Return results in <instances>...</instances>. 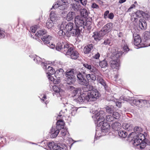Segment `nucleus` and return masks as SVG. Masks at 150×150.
Masks as SVG:
<instances>
[{
  "mask_svg": "<svg viewBox=\"0 0 150 150\" xmlns=\"http://www.w3.org/2000/svg\"><path fill=\"white\" fill-rule=\"evenodd\" d=\"M58 51H61L66 55H70L72 59H76L79 56L77 51L73 50L72 47L67 42H58L56 47Z\"/></svg>",
  "mask_w": 150,
  "mask_h": 150,
  "instance_id": "f257e3e1",
  "label": "nucleus"
},
{
  "mask_svg": "<svg viewBox=\"0 0 150 150\" xmlns=\"http://www.w3.org/2000/svg\"><path fill=\"white\" fill-rule=\"evenodd\" d=\"M92 116V117L95 121L97 126L96 129V135L95 139H97L102 136L103 130V114L102 111L98 112L96 111Z\"/></svg>",
  "mask_w": 150,
  "mask_h": 150,
  "instance_id": "f03ea898",
  "label": "nucleus"
},
{
  "mask_svg": "<svg viewBox=\"0 0 150 150\" xmlns=\"http://www.w3.org/2000/svg\"><path fill=\"white\" fill-rule=\"evenodd\" d=\"M129 140L133 141V144L134 146H137L138 149H143L146 146V143L144 141L145 139V136L141 133L137 134L132 132L128 136Z\"/></svg>",
  "mask_w": 150,
  "mask_h": 150,
  "instance_id": "7ed1b4c3",
  "label": "nucleus"
},
{
  "mask_svg": "<svg viewBox=\"0 0 150 150\" xmlns=\"http://www.w3.org/2000/svg\"><path fill=\"white\" fill-rule=\"evenodd\" d=\"M74 24L73 23L69 22L67 24L65 23H62L61 24L60 28L65 29L66 33H69L70 36L71 35L78 37L80 35L81 29L74 27Z\"/></svg>",
  "mask_w": 150,
  "mask_h": 150,
  "instance_id": "20e7f679",
  "label": "nucleus"
},
{
  "mask_svg": "<svg viewBox=\"0 0 150 150\" xmlns=\"http://www.w3.org/2000/svg\"><path fill=\"white\" fill-rule=\"evenodd\" d=\"M124 53L120 51H116L112 54H108V57H110L112 60L110 61V66L112 69H118L119 67V59L121 55Z\"/></svg>",
  "mask_w": 150,
  "mask_h": 150,
  "instance_id": "39448f33",
  "label": "nucleus"
},
{
  "mask_svg": "<svg viewBox=\"0 0 150 150\" xmlns=\"http://www.w3.org/2000/svg\"><path fill=\"white\" fill-rule=\"evenodd\" d=\"M74 21L76 27L77 28L80 27L84 28L85 26L88 27L91 24V22L86 21L84 18L80 16H76L75 18Z\"/></svg>",
  "mask_w": 150,
  "mask_h": 150,
  "instance_id": "423d86ee",
  "label": "nucleus"
},
{
  "mask_svg": "<svg viewBox=\"0 0 150 150\" xmlns=\"http://www.w3.org/2000/svg\"><path fill=\"white\" fill-rule=\"evenodd\" d=\"M100 94L96 89L88 91L86 95V99L87 102L95 101L100 96Z\"/></svg>",
  "mask_w": 150,
  "mask_h": 150,
  "instance_id": "0eeeda50",
  "label": "nucleus"
},
{
  "mask_svg": "<svg viewBox=\"0 0 150 150\" xmlns=\"http://www.w3.org/2000/svg\"><path fill=\"white\" fill-rule=\"evenodd\" d=\"M77 110V109L76 108H72L70 110V112L69 113H67L66 109L62 110L60 112L58 116H64L69 117H71L72 116H74L75 115Z\"/></svg>",
  "mask_w": 150,
  "mask_h": 150,
  "instance_id": "6e6552de",
  "label": "nucleus"
},
{
  "mask_svg": "<svg viewBox=\"0 0 150 150\" xmlns=\"http://www.w3.org/2000/svg\"><path fill=\"white\" fill-rule=\"evenodd\" d=\"M77 81L78 83L82 85L87 86L88 84L89 81L85 79L83 75L79 73L77 74Z\"/></svg>",
  "mask_w": 150,
  "mask_h": 150,
  "instance_id": "1a4fd4ad",
  "label": "nucleus"
},
{
  "mask_svg": "<svg viewBox=\"0 0 150 150\" xmlns=\"http://www.w3.org/2000/svg\"><path fill=\"white\" fill-rule=\"evenodd\" d=\"M48 146L51 150H66L65 147H61L57 144H54V142L49 143Z\"/></svg>",
  "mask_w": 150,
  "mask_h": 150,
  "instance_id": "9d476101",
  "label": "nucleus"
},
{
  "mask_svg": "<svg viewBox=\"0 0 150 150\" xmlns=\"http://www.w3.org/2000/svg\"><path fill=\"white\" fill-rule=\"evenodd\" d=\"M103 31L102 30L99 31L94 32L93 33L92 37L96 41L100 40L103 38Z\"/></svg>",
  "mask_w": 150,
  "mask_h": 150,
  "instance_id": "9b49d317",
  "label": "nucleus"
},
{
  "mask_svg": "<svg viewBox=\"0 0 150 150\" xmlns=\"http://www.w3.org/2000/svg\"><path fill=\"white\" fill-rule=\"evenodd\" d=\"M71 1H72V0H60L59 1V9L62 10L65 9L67 5L64 4H70Z\"/></svg>",
  "mask_w": 150,
  "mask_h": 150,
  "instance_id": "f8f14e48",
  "label": "nucleus"
},
{
  "mask_svg": "<svg viewBox=\"0 0 150 150\" xmlns=\"http://www.w3.org/2000/svg\"><path fill=\"white\" fill-rule=\"evenodd\" d=\"M86 95L84 96V94H82L78 96V97H76L74 98V100L77 103H82L85 101L87 102L86 99Z\"/></svg>",
  "mask_w": 150,
  "mask_h": 150,
  "instance_id": "ddd939ff",
  "label": "nucleus"
},
{
  "mask_svg": "<svg viewBox=\"0 0 150 150\" xmlns=\"http://www.w3.org/2000/svg\"><path fill=\"white\" fill-rule=\"evenodd\" d=\"M133 38L134 39V45L137 46L139 45L141 42L140 36L137 34L134 33L133 34Z\"/></svg>",
  "mask_w": 150,
  "mask_h": 150,
  "instance_id": "4468645a",
  "label": "nucleus"
},
{
  "mask_svg": "<svg viewBox=\"0 0 150 150\" xmlns=\"http://www.w3.org/2000/svg\"><path fill=\"white\" fill-rule=\"evenodd\" d=\"M76 17L75 13L74 12L69 11L67 14L66 17V20L68 21H70L73 20Z\"/></svg>",
  "mask_w": 150,
  "mask_h": 150,
  "instance_id": "2eb2a0df",
  "label": "nucleus"
},
{
  "mask_svg": "<svg viewBox=\"0 0 150 150\" xmlns=\"http://www.w3.org/2000/svg\"><path fill=\"white\" fill-rule=\"evenodd\" d=\"M139 26L142 30H145L146 28L147 24L144 19H140L139 21Z\"/></svg>",
  "mask_w": 150,
  "mask_h": 150,
  "instance_id": "dca6fc26",
  "label": "nucleus"
},
{
  "mask_svg": "<svg viewBox=\"0 0 150 150\" xmlns=\"http://www.w3.org/2000/svg\"><path fill=\"white\" fill-rule=\"evenodd\" d=\"M59 132V129H57L56 130L55 129L52 127L50 131V133L51 134L50 137L52 138L56 137L57 136Z\"/></svg>",
  "mask_w": 150,
  "mask_h": 150,
  "instance_id": "f3484780",
  "label": "nucleus"
},
{
  "mask_svg": "<svg viewBox=\"0 0 150 150\" xmlns=\"http://www.w3.org/2000/svg\"><path fill=\"white\" fill-rule=\"evenodd\" d=\"M122 127L123 129L127 131H130L133 129V126L132 125L129 123L125 122L123 124Z\"/></svg>",
  "mask_w": 150,
  "mask_h": 150,
  "instance_id": "a211bd4d",
  "label": "nucleus"
},
{
  "mask_svg": "<svg viewBox=\"0 0 150 150\" xmlns=\"http://www.w3.org/2000/svg\"><path fill=\"white\" fill-rule=\"evenodd\" d=\"M50 16V19L52 21H55L58 20L59 18L58 15L53 11H51Z\"/></svg>",
  "mask_w": 150,
  "mask_h": 150,
  "instance_id": "6ab92c4d",
  "label": "nucleus"
},
{
  "mask_svg": "<svg viewBox=\"0 0 150 150\" xmlns=\"http://www.w3.org/2000/svg\"><path fill=\"white\" fill-rule=\"evenodd\" d=\"M64 123L63 120H59L56 123V127L57 129H61L64 128Z\"/></svg>",
  "mask_w": 150,
  "mask_h": 150,
  "instance_id": "aec40b11",
  "label": "nucleus"
},
{
  "mask_svg": "<svg viewBox=\"0 0 150 150\" xmlns=\"http://www.w3.org/2000/svg\"><path fill=\"white\" fill-rule=\"evenodd\" d=\"M66 78L67 83L69 84L74 83L76 80L75 76H71L66 77Z\"/></svg>",
  "mask_w": 150,
  "mask_h": 150,
  "instance_id": "412c9836",
  "label": "nucleus"
},
{
  "mask_svg": "<svg viewBox=\"0 0 150 150\" xmlns=\"http://www.w3.org/2000/svg\"><path fill=\"white\" fill-rule=\"evenodd\" d=\"M52 38L51 36L46 35L43 36L42 38H41V39L45 44H47L50 43L49 41L51 40Z\"/></svg>",
  "mask_w": 150,
  "mask_h": 150,
  "instance_id": "4be33fe9",
  "label": "nucleus"
},
{
  "mask_svg": "<svg viewBox=\"0 0 150 150\" xmlns=\"http://www.w3.org/2000/svg\"><path fill=\"white\" fill-rule=\"evenodd\" d=\"M81 6L79 4V2L76 1V3H74L72 5V9L76 11H80L81 9Z\"/></svg>",
  "mask_w": 150,
  "mask_h": 150,
  "instance_id": "5701e85b",
  "label": "nucleus"
},
{
  "mask_svg": "<svg viewBox=\"0 0 150 150\" xmlns=\"http://www.w3.org/2000/svg\"><path fill=\"white\" fill-rule=\"evenodd\" d=\"M93 45L92 44H90L85 46L84 48V52L85 54L88 53L93 48Z\"/></svg>",
  "mask_w": 150,
  "mask_h": 150,
  "instance_id": "b1692460",
  "label": "nucleus"
},
{
  "mask_svg": "<svg viewBox=\"0 0 150 150\" xmlns=\"http://www.w3.org/2000/svg\"><path fill=\"white\" fill-rule=\"evenodd\" d=\"M81 90L80 88H76L73 91V94L74 98L76 97H78L81 94Z\"/></svg>",
  "mask_w": 150,
  "mask_h": 150,
  "instance_id": "393cba45",
  "label": "nucleus"
},
{
  "mask_svg": "<svg viewBox=\"0 0 150 150\" xmlns=\"http://www.w3.org/2000/svg\"><path fill=\"white\" fill-rule=\"evenodd\" d=\"M83 66L84 67V68L89 70L91 71L94 72L95 71L96 69L93 66H92L90 64L87 63H85L83 64Z\"/></svg>",
  "mask_w": 150,
  "mask_h": 150,
  "instance_id": "a878e982",
  "label": "nucleus"
},
{
  "mask_svg": "<svg viewBox=\"0 0 150 150\" xmlns=\"http://www.w3.org/2000/svg\"><path fill=\"white\" fill-rule=\"evenodd\" d=\"M112 23H109L104 26V32L108 33L110 30L112 28Z\"/></svg>",
  "mask_w": 150,
  "mask_h": 150,
  "instance_id": "bb28decb",
  "label": "nucleus"
},
{
  "mask_svg": "<svg viewBox=\"0 0 150 150\" xmlns=\"http://www.w3.org/2000/svg\"><path fill=\"white\" fill-rule=\"evenodd\" d=\"M112 128L115 130H119L121 127V125L118 122H115L112 125Z\"/></svg>",
  "mask_w": 150,
  "mask_h": 150,
  "instance_id": "cd10ccee",
  "label": "nucleus"
},
{
  "mask_svg": "<svg viewBox=\"0 0 150 150\" xmlns=\"http://www.w3.org/2000/svg\"><path fill=\"white\" fill-rule=\"evenodd\" d=\"M64 73V70L62 69H60L59 70L57 71L54 74V76L56 77L57 76V78H60V77L62 76V75Z\"/></svg>",
  "mask_w": 150,
  "mask_h": 150,
  "instance_id": "c85d7f7f",
  "label": "nucleus"
},
{
  "mask_svg": "<svg viewBox=\"0 0 150 150\" xmlns=\"http://www.w3.org/2000/svg\"><path fill=\"white\" fill-rule=\"evenodd\" d=\"M86 77L89 81H95L96 80V76L93 74H87L86 75Z\"/></svg>",
  "mask_w": 150,
  "mask_h": 150,
  "instance_id": "c756f323",
  "label": "nucleus"
},
{
  "mask_svg": "<svg viewBox=\"0 0 150 150\" xmlns=\"http://www.w3.org/2000/svg\"><path fill=\"white\" fill-rule=\"evenodd\" d=\"M61 24L58 25V27L59 30V31L58 32V34L60 36H64L66 33V32L64 31H65V29H62L60 28Z\"/></svg>",
  "mask_w": 150,
  "mask_h": 150,
  "instance_id": "7c9ffc66",
  "label": "nucleus"
},
{
  "mask_svg": "<svg viewBox=\"0 0 150 150\" xmlns=\"http://www.w3.org/2000/svg\"><path fill=\"white\" fill-rule=\"evenodd\" d=\"M47 31L45 29H42L38 31L35 34L36 36L39 37L42 35H43L47 33Z\"/></svg>",
  "mask_w": 150,
  "mask_h": 150,
  "instance_id": "2f4dec72",
  "label": "nucleus"
},
{
  "mask_svg": "<svg viewBox=\"0 0 150 150\" xmlns=\"http://www.w3.org/2000/svg\"><path fill=\"white\" fill-rule=\"evenodd\" d=\"M80 11L81 15L84 18H86L88 16V12L87 10L85 8L81 9Z\"/></svg>",
  "mask_w": 150,
  "mask_h": 150,
  "instance_id": "473e14b6",
  "label": "nucleus"
},
{
  "mask_svg": "<svg viewBox=\"0 0 150 150\" xmlns=\"http://www.w3.org/2000/svg\"><path fill=\"white\" fill-rule=\"evenodd\" d=\"M54 21H52L51 20H48L46 23V26L48 28H52L54 24Z\"/></svg>",
  "mask_w": 150,
  "mask_h": 150,
  "instance_id": "72a5a7b5",
  "label": "nucleus"
},
{
  "mask_svg": "<svg viewBox=\"0 0 150 150\" xmlns=\"http://www.w3.org/2000/svg\"><path fill=\"white\" fill-rule=\"evenodd\" d=\"M118 134L119 136L121 137L125 138L127 136V133L124 131H120L118 132Z\"/></svg>",
  "mask_w": 150,
  "mask_h": 150,
  "instance_id": "f704fd0d",
  "label": "nucleus"
},
{
  "mask_svg": "<svg viewBox=\"0 0 150 150\" xmlns=\"http://www.w3.org/2000/svg\"><path fill=\"white\" fill-rule=\"evenodd\" d=\"M133 14L137 17H141V16L144 17L145 14V13L143 11L139 10L137 11L135 13Z\"/></svg>",
  "mask_w": 150,
  "mask_h": 150,
  "instance_id": "c9c22d12",
  "label": "nucleus"
},
{
  "mask_svg": "<svg viewBox=\"0 0 150 150\" xmlns=\"http://www.w3.org/2000/svg\"><path fill=\"white\" fill-rule=\"evenodd\" d=\"M66 77L75 76L74 74V72L72 70H67L65 72Z\"/></svg>",
  "mask_w": 150,
  "mask_h": 150,
  "instance_id": "e433bc0d",
  "label": "nucleus"
},
{
  "mask_svg": "<svg viewBox=\"0 0 150 150\" xmlns=\"http://www.w3.org/2000/svg\"><path fill=\"white\" fill-rule=\"evenodd\" d=\"M134 131L135 132L134 133H136L137 134H139L142 131V129L140 127L136 126L135 127L134 129Z\"/></svg>",
  "mask_w": 150,
  "mask_h": 150,
  "instance_id": "4c0bfd02",
  "label": "nucleus"
},
{
  "mask_svg": "<svg viewBox=\"0 0 150 150\" xmlns=\"http://www.w3.org/2000/svg\"><path fill=\"white\" fill-rule=\"evenodd\" d=\"M48 72L47 73L50 74H53L55 73V70L52 67L49 66L47 69Z\"/></svg>",
  "mask_w": 150,
  "mask_h": 150,
  "instance_id": "58836bf2",
  "label": "nucleus"
},
{
  "mask_svg": "<svg viewBox=\"0 0 150 150\" xmlns=\"http://www.w3.org/2000/svg\"><path fill=\"white\" fill-rule=\"evenodd\" d=\"M144 34V38L146 40H147L150 39V32L145 31Z\"/></svg>",
  "mask_w": 150,
  "mask_h": 150,
  "instance_id": "ea45409f",
  "label": "nucleus"
},
{
  "mask_svg": "<svg viewBox=\"0 0 150 150\" xmlns=\"http://www.w3.org/2000/svg\"><path fill=\"white\" fill-rule=\"evenodd\" d=\"M137 102L141 106L143 105L144 104L147 103V101L145 100H137Z\"/></svg>",
  "mask_w": 150,
  "mask_h": 150,
  "instance_id": "a19ab883",
  "label": "nucleus"
},
{
  "mask_svg": "<svg viewBox=\"0 0 150 150\" xmlns=\"http://www.w3.org/2000/svg\"><path fill=\"white\" fill-rule=\"evenodd\" d=\"M112 117L114 119H118L120 118V115L117 112H113L112 114Z\"/></svg>",
  "mask_w": 150,
  "mask_h": 150,
  "instance_id": "79ce46f5",
  "label": "nucleus"
},
{
  "mask_svg": "<svg viewBox=\"0 0 150 150\" xmlns=\"http://www.w3.org/2000/svg\"><path fill=\"white\" fill-rule=\"evenodd\" d=\"M62 129L61 131L60 134L62 136L64 137L68 133L67 129L62 128Z\"/></svg>",
  "mask_w": 150,
  "mask_h": 150,
  "instance_id": "37998d69",
  "label": "nucleus"
},
{
  "mask_svg": "<svg viewBox=\"0 0 150 150\" xmlns=\"http://www.w3.org/2000/svg\"><path fill=\"white\" fill-rule=\"evenodd\" d=\"M106 120L109 122H112L114 120L113 117L111 115H108L106 116Z\"/></svg>",
  "mask_w": 150,
  "mask_h": 150,
  "instance_id": "c03bdc74",
  "label": "nucleus"
},
{
  "mask_svg": "<svg viewBox=\"0 0 150 150\" xmlns=\"http://www.w3.org/2000/svg\"><path fill=\"white\" fill-rule=\"evenodd\" d=\"M131 19L132 22H135L137 23L138 21L137 17L133 13L131 16Z\"/></svg>",
  "mask_w": 150,
  "mask_h": 150,
  "instance_id": "a18cd8bd",
  "label": "nucleus"
},
{
  "mask_svg": "<svg viewBox=\"0 0 150 150\" xmlns=\"http://www.w3.org/2000/svg\"><path fill=\"white\" fill-rule=\"evenodd\" d=\"M39 26L38 25H36L34 26H32L30 28V30L33 33H35L37 29L38 28H39Z\"/></svg>",
  "mask_w": 150,
  "mask_h": 150,
  "instance_id": "49530a36",
  "label": "nucleus"
},
{
  "mask_svg": "<svg viewBox=\"0 0 150 150\" xmlns=\"http://www.w3.org/2000/svg\"><path fill=\"white\" fill-rule=\"evenodd\" d=\"M52 89L53 91L57 93H59L60 89L57 86L54 85L52 86Z\"/></svg>",
  "mask_w": 150,
  "mask_h": 150,
  "instance_id": "de8ad7c7",
  "label": "nucleus"
},
{
  "mask_svg": "<svg viewBox=\"0 0 150 150\" xmlns=\"http://www.w3.org/2000/svg\"><path fill=\"white\" fill-rule=\"evenodd\" d=\"M86 72L85 69L84 67H83L79 69V71L77 72V74H79V73L81 74V75H83V74H85Z\"/></svg>",
  "mask_w": 150,
  "mask_h": 150,
  "instance_id": "09e8293b",
  "label": "nucleus"
},
{
  "mask_svg": "<svg viewBox=\"0 0 150 150\" xmlns=\"http://www.w3.org/2000/svg\"><path fill=\"white\" fill-rule=\"evenodd\" d=\"M33 60L37 63L43 61V60L42 61V59L38 56H37L36 58H34Z\"/></svg>",
  "mask_w": 150,
  "mask_h": 150,
  "instance_id": "8fccbe9b",
  "label": "nucleus"
},
{
  "mask_svg": "<svg viewBox=\"0 0 150 150\" xmlns=\"http://www.w3.org/2000/svg\"><path fill=\"white\" fill-rule=\"evenodd\" d=\"M105 125L107 126V127L106 128H105L104 127V133L105 132H108L110 128L109 125L108 124H107V123H104V126Z\"/></svg>",
  "mask_w": 150,
  "mask_h": 150,
  "instance_id": "3c124183",
  "label": "nucleus"
},
{
  "mask_svg": "<svg viewBox=\"0 0 150 150\" xmlns=\"http://www.w3.org/2000/svg\"><path fill=\"white\" fill-rule=\"evenodd\" d=\"M59 1H57L56 2L54 3L52 7L51 8V10H52L53 8L56 9L57 8H59Z\"/></svg>",
  "mask_w": 150,
  "mask_h": 150,
  "instance_id": "603ef678",
  "label": "nucleus"
},
{
  "mask_svg": "<svg viewBox=\"0 0 150 150\" xmlns=\"http://www.w3.org/2000/svg\"><path fill=\"white\" fill-rule=\"evenodd\" d=\"M104 87L105 90L106 91L105 93H106V92H110V88L108 86L106 85L104 81Z\"/></svg>",
  "mask_w": 150,
  "mask_h": 150,
  "instance_id": "864d4df0",
  "label": "nucleus"
},
{
  "mask_svg": "<svg viewBox=\"0 0 150 150\" xmlns=\"http://www.w3.org/2000/svg\"><path fill=\"white\" fill-rule=\"evenodd\" d=\"M114 17V15L113 13H111L107 15L106 17V19L108 18L110 19H113Z\"/></svg>",
  "mask_w": 150,
  "mask_h": 150,
  "instance_id": "5fc2aeb1",
  "label": "nucleus"
},
{
  "mask_svg": "<svg viewBox=\"0 0 150 150\" xmlns=\"http://www.w3.org/2000/svg\"><path fill=\"white\" fill-rule=\"evenodd\" d=\"M106 111L109 113H111L113 111L112 109L109 107H106Z\"/></svg>",
  "mask_w": 150,
  "mask_h": 150,
  "instance_id": "6e6d98bb",
  "label": "nucleus"
},
{
  "mask_svg": "<svg viewBox=\"0 0 150 150\" xmlns=\"http://www.w3.org/2000/svg\"><path fill=\"white\" fill-rule=\"evenodd\" d=\"M5 32L4 31L2 30L1 32H0V38H4L5 36Z\"/></svg>",
  "mask_w": 150,
  "mask_h": 150,
  "instance_id": "4d7b16f0",
  "label": "nucleus"
},
{
  "mask_svg": "<svg viewBox=\"0 0 150 150\" xmlns=\"http://www.w3.org/2000/svg\"><path fill=\"white\" fill-rule=\"evenodd\" d=\"M98 82L102 85H103V79L102 78L99 77L98 79Z\"/></svg>",
  "mask_w": 150,
  "mask_h": 150,
  "instance_id": "13d9d810",
  "label": "nucleus"
},
{
  "mask_svg": "<svg viewBox=\"0 0 150 150\" xmlns=\"http://www.w3.org/2000/svg\"><path fill=\"white\" fill-rule=\"evenodd\" d=\"M91 7L93 8L97 9L99 8L98 6L95 3H93L91 5Z\"/></svg>",
  "mask_w": 150,
  "mask_h": 150,
  "instance_id": "bf43d9fd",
  "label": "nucleus"
},
{
  "mask_svg": "<svg viewBox=\"0 0 150 150\" xmlns=\"http://www.w3.org/2000/svg\"><path fill=\"white\" fill-rule=\"evenodd\" d=\"M103 23L102 21H101L100 22H99L98 24H97V25L98 27L99 28H102L101 29L102 30V29L103 28Z\"/></svg>",
  "mask_w": 150,
  "mask_h": 150,
  "instance_id": "052dcab7",
  "label": "nucleus"
},
{
  "mask_svg": "<svg viewBox=\"0 0 150 150\" xmlns=\"http://www.w3.org/2000/svg\"><path fill=\"white\" fill-rule=\"evenodd\" d=\"M51 74H49L47 76V77L48 79L51 80V81H54V78L53 76H52L51 75Z\"/></svg>",
  "mask_w": 150,
  "mask_h": 150,
  "instance_id": "680f3d73",
  "label": "nucleus"
},
{
  "mask_svg": "<svg viewBox=\"0 0 150 150\" xmlns=\"http://www.w3.org/2000/svg\"><path fill=\"white\" fill-rule=\"evenodd\" d=\"M123 49L125 52H127L128 51L129 49L127 45H124V46L123 47Z\"/></svg>",
  "mask_w": 150,
  "mask_h": 150,
  "instance_id": "e2e57ef3",
  "label": "nucleus"
},
{
  "mask_svg": "<svg viewBox=\"0 0 150 150\" xmlns=\"http://www.w3.org/2000/svg\"><path fill=\"white\" fill-rule=\"evenodd\" d=\"M109 11H107L105 12L104 14V18L106 19V17L109 14Z\"/></svg>",
  "mask_w": 150,
  "mask_h": 150,
  "instance_id": "0e129e2a",
  "label": "nucleus"
},
{
  "mask_svg": "<svg viewBox=\"0 0 150 150\" xmlns=\"http://www.w3.org/2000/svg\"><path fill=\"white\" fill-rule=\"evenodd\" d=\"M110 43V41L109 39L105 40L104 42V44L105 45H109Z\"/></svg>",
  "mask_w": 150,
  "mask_h": 150,
  "instance_id": "69168bd1",
  "label": "nucleus"
},
{
  "mask_svg": "<svg viewBox=\"0 0 150 150\" xmlns=\"http://www.w3.org/2000/svg\"><path fill=\"white\" fill-rule=\"evenodd\" d=\"M87 87L88 89V91H90L92 90L93 89H95L93 88V87L91 85H89L88 86H87Z\"/></svg>",
  "mask_w": 150,
  "mask_h": 150,
  "instance_id": "338daca9",
  "label": "nucleus"
},
{
  "mask_svg": "<svg viewBox=\"0 0 150 150\" xmlns=\"http://www.w3.org/2000/svg\"><path fill=\"white\" fill-rule=\"evenodd\" d=\"M46 63H44V62H42L41 63V66L44 69H46Z\"/></svg>",
  "mask_w": 150,
  "mask_h": 150,
  "instance_id": "774afa93",
  "label": "nucleus"
}]
</instances>
